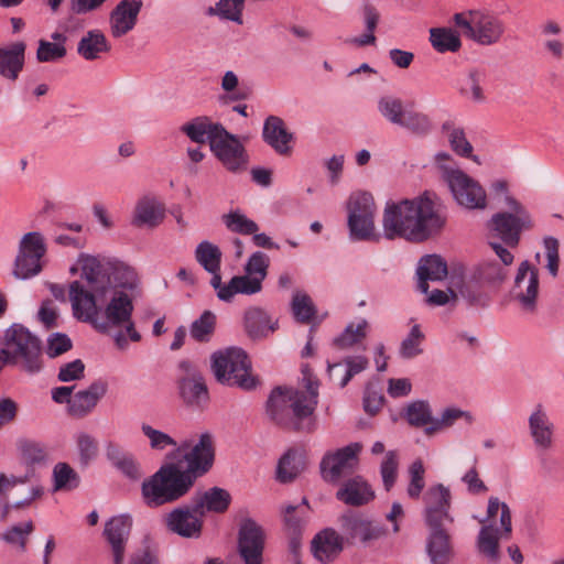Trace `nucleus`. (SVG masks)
I'll return each mask as SVG.
<instances>
[{
	"instance_id": "obj_1",
	"label": "nucleus",
	"mask_w": 564,
	"mask_h": 564,
	"mask_svg": "<svg viewBox=\"0 0 564 564\" xmlns=\"http://www.w3.org/2000/svg\"><path fill=\"white\" fill-rule=\"evenodd\" d=\"M100 279L94 288H86L83 281L69 284L68 297L74 316L90 323L97 330L107 332L110 327L124 326L132 341H140L141 335L131 321L133 312L132 296L126 291L112 290Z\"/></svg>"
},
{
	"instance_id": "obj_2",
	"label": "nucleus",
	"mask_w": 564,
	"mask_h": 564,
	"mask_svg": "<svg viewBox=\"0 0 564 564\" xmlns=\"http://www.w3.org/2000/svg\"><path fill=\"white\" fill-rule=\"evenodd\" d=\"M446 208L433 192L413 199L388 203L383 213V230L388 239L397 237L423 242L438 235L446 225Z\"/></svg>"
},
{
	"instance_id": "obj_3",
	"label": "nucleus",
	"mask_w": 564,
	"mask_h": 564,
	"mask_svg": "<svg viewBox=\"0 0 564 564\" xmlns=\"http://www.w3.org/2000/svg\"><path fill=\"white\" fill-rule=\"evenodd\" d=\"M304 390L278 387L272 390L267 402V413L279 426L292 431L312 432L311 419L318 402V383L305 367L303 369Z\"/></svg>"
},
{
	"instance_id": "obj_4",
	"label": "nucleus",
	"mask_w": 564,
	"mask_h": 564,
	"mask_svg": "<svg viewBox=\"0 0 564 564\" xmlns=\"http://www.w3.org/2000/svg\"><path fill=\"white\" fill-rule=\"evenodd\" d=\"M453 22L462 36L481 46L500 43L507 32L506 21L488 9L457 12L453 15Z\"/></svg>"
},
{
	"instance_id": "obj_5",
	"label": "nucleus",
	"mask_w": 564,
	"mask_h": 564,
	"mask_svg": "<svg viewBox=\"0 0 564 564\" xmlns=\"http://www.w3.org/2000/svg\"><path fill=\"white\" fill-rule=\"evenodd\" d=\"M193 485L187 473L175 464H166L143 481L142 495L149 507H159L180 499Z\"/></svg>"
},
{
	"instance_id": "obj_6",
	"label": "nucleus",
	"mask_w": 564,
	"mask_h": 564,
	"mask_svg": "<svg viewBox=\"0 0 564 564\" xmlns=\"http://www.w3.org/2000/svg\"><path fill=\"white\" fill-rule=\"evenodd\" d=\"M80 270V280L86 288H94L99 278L105 279V285L112 290L126 291L133 295L139 279L135 270L123 263H118L108 272L101 262L93 256L82 254L77 262Z\"/></svg>"
},
{
	"instance_id": "obj_7",
	"label": "nucleus",
	"mask_w": 564,
	"mask_h": 564,
	"mask_svg": "<svg viewBox=\"0 0 564 564\" xmlns=\"http://www.w3.org/2000/svg\"><path fill=\"white\" fill-rule=\"evenodd\" d=\"M1 354L13 365L21 364L28 373L34 375L42 369L41 343L21 325H13L7 330Z\"/></svg>"
},
{
	"instance_id": "obj_8",
	"label": "nucleus",
	"mask_w": 564,
	"mask_h": 564,
	"mask_svg": "<svg viewBox=\"0 0 564 564\" xmlns=\"http://www.w3.org/2000/svg\"><path fill=\"white\" fill-rule=\"evenodd\" d=\"M212 360L214 375L220 383L238 386L245 390L256 387L248 356L242 349L228 348L225 351L215 352Z\"/></svg>"
},
{
	"instance_id": "obj_9",
	"label": "nucleus",
	"mask_w": 564,
	"mask_h": 564,
	"mask_svg": "<svg viewBox=\"0 0 564 564\" xmlns=\"http://www.w3.org/2000/svg\"><path fill=\"white\" fill-rule=\"evenodd\" d=\"M376 204L367 192L354 193L348 205V227L354 240L366 241L377 238L375 227Z\"/></svg>"
},
{
	"instance_id": "obj_10",
	"label": "nucleus",
	"mask_w": 564,
	"mask_h": 564,
	"mask_svg": "<svg viewBox=\"0 0 564 564\" xmlns=\"http://www.w3.org/2000/svg\"><path fill=\"white\" fill-rule=\"evenodd\" d=\"M506 202L510 212L494 215L489 226L505 243L514 247L520 240L521 231L531 229L533 223L529 213L516 199L507 196Z\"/></svg>"
},
{
	"instance_id": "obj_11",
	"label": "nucleus",
	"mask_w": 564,
	"mask_h": 564,
	"mask_svg": "<svg viewBox=\"0 0 564 564\" xmlns=\"http://www.w3.org/2000/svg\"><path fill=\"white\" fill-rule=\"evenodd\" d=\"M453 496L443 484L429 487L423 495L424 521L426 528H451L455 518L452 514Z\"/></svg>"
},
{
	"instance_id": "obj_12",
	"label": "nucleus",
	"mask_w": 564,
	"mask_h": 564,
	"mask_svg": "<svg viewBox=\"0 0 564 564\" xmlns=\"http://www.w3.org/2000/svg\"><path fill=\"white\" fill-rule=\"evenodd\" d=\"M178 393L183 402L195 409H204L209 401V393L200 370L191 361L183 360L178 365Z\"/></svg>"
},
{
	"instance_id": "obj_13",
	"label": "nucleus",
	"mask_w": 564,
	"mask_h": 564,
	"mask_svg": "<svg viewBox=\"0 0 564 564\" xmlns=\"http://www.w3.org/2000/svg\"><path fill=\"white\" fill-rule=\"evenodd\" d=\"M344 538L348 543L356 541L364 545H369L387 535V528L364 514L345 513L339 520Z\"/></svg>"
},
{
	"instance_id": "obj_14",
	"label": "nucleus",
	"mask_w": 564,
	"mask_h": 564,
	"mask_svg": "<svg viewBox=\"0 0 564 564\" xmlns=\"http://www.w3.org/2000/svg\"><path fill=\"white\" fill-rule=\"evenodd\" d=\"M44 239L39 232H29L20 242L13 274L17 279H29L42 270L41 259L45 254Z\"/></svg>"
},
{
	"instance_id": "obj_15",
	"label": "nucleus",
	"mask_w": 564,
	"mask_h": 564,
	"mask_svg": "<svg viewBox=\"0 0 564 564\" xmlns=\"http://www.w3.org/2000/svg\"><path fill=\"white\" fill-rule=\"evenodd\" d=\"M210 150L219 162L231 173L247 170L249 155L240 140L225 129V134L212 141Z\"/></svg>"
},
{
	"instance_id": "obj_16",
	"label": "nucleus",
	"mask_w": 564,
	"mask_h": 564,
	"mask_svg": "<svg viewBox=\"0 0 564 564\" xmlns=\"http://www.w3.org/2000/svg\"><path fill=\"white\" fill-rule=\"evenodd\" d=\"M265 534L253 520L242 521L238 534V554L243 564H263Z\"/></svg>"
},
{
	"instance_id": "obj_17",
	"label": "nucleus",
	"mask_w": 564,
	"mask_h": 564,
	"mask_svg": "<svg viewBox=\"0 0 564 564\" xmlns=\"http://www.w3.org/2000/svg\"><path fill=\"white\" fill-rule=\"evenodd\" d=\"M528 429L533 445L541 456L553 448L556 427L542 403L533 406L528 417Z\"/></svg>"
},
{
	"instance_id": "obj_18",
	"label": "nucleus",
	"mask_w": 564,
	"mask_h": 564,
	"mask_svg": "<svg viewBox=\"0 0 564 564\" xmlns=\"http://www.w3.org/2000/svg\"><path fill=\"white\" fill-rule=\"evenodd\" d=\"M539 295V272L528 261L520 263L511 296L525 312L533 313Z\"/></svg>"
},
{
	"instance_id": "obj_19",
	"label": "nucleus",
	"mask_w": 564,
	"mask_h": 564,
	"mask_svg": "<svg viewBox=\"0 0 564 564\" xmlns=\"http://www.w3.org/2000/svg\"><path fill=\"white\" fill-rule=\"evenodd\" d=\"M360 443H351L333 453H327L321 462V471L326 481H337L341 476L352 471L361 452Z\"/></svg>"
},
{
	"instance_id": "obj_20",
	"label": "nucleus",
	"mask_w": 564,
	"mask_h": 564,
	"mask_svg": "<svg viewBox=\"0 0 564 564\" xmlns=\"http://www.w3.org/2000/svg\"><path fill=\"white\" fill-rule=\"evenodd\" d=\"M184 458L187 468L183 473H187L193 482L196 478L206 474L214 464L215 458V441L212 434L203 433L198 442L185 453Z\"/></svg>"
},
{
	"instance_id": "obj_21",
	"label": "nucleus",
	"mask_w": 564,
	"mask_h": 564,
	"mask_svg": "<svg viewBox=\"0 0 564 564\" xmlns=\"http://www.w3.org/2000/svg\"><path fill=\"white\" fill-rule=\"evenodd\" d=\"M203 517L195 511V505L184 506L172 510L165 517L166 528L183 538L197 539L203 530Z\"/></svg>"
},
{
	"instance_id": "obj_22",
	"label": "nucleus",
	"mask_w": 564,
	"mask_h": 564,
	"mask_svg": "<svg viewBox=\"0 0 564 564\" xmlns=\"http://www.w3.org/2000/svg\"><path fill=\"white\" fill-rule=\"evenodd\" d=\"M142 6L141 0H121L112 9L109 15V24L113 37H122L134 29Z\"/></svg>"
},
{
	"instance_id": "obj_23",
	"label": "nucleus",
	"mask_w": 564,
	"mask_h": 564,
	"mask_svg": "<svg viewBox=\"0 0 564 564\" xmlns=\"http://www.w3.org/2000/svg\"><path fill=\"white\" fill-rule=\"evenodd\" d=\"M262 139L279 155L289 156L293 151L294 135L280 117L269 116L264 120Z\"/></svg>"
},
{
	"instance_id": "obj_24",
	"label": "nucleus",
	"mask_w": 564,
	"mask_h": 564,
	"mask_svg": "<svg viewBox=\"0 0 564 564\" xmlns=\"http://www.w3.org/2000/svg\"><path fill=\"white\" fill-rule=\"evenodd\" d=\"M345 541L344 535H340L335 529H323L315 534L311 542L313 556L319 563H332L343 552Z\"/></svg>"
},
{
	"instance_id": "obj_25",
	"label": "nucleus",
	"mask_w": 564,
	"mask_h": 564,
	"mask_svg": "<svg viewBox=\"0 0 564 564\" xmlns=\"http://www.w3.org/2000/svg\"><path fill=\"white\" fill-rule=\"evenodd\" d=\"M451 528H427L425 552L431 564H449L454 557Z\"/></svg>"
},
{
	"instance_id": "obj_26",
	"label": "nucleus",
	"mask_w": 564,
	"mask_h": 564,
	"mask_svg": "<svg viewBox=\"0 0 564 564\" xmlns=\"http://www.w3.org/2000/svg\"><path fill=\"white\" fill-rule=\"evenodd\" d=\"M456 202L466 208H484L486 192L475 178H446Z\"/></svg>"
},
{
	"instance_id": "obj_27",
	"label": "nucleus",
	"mask_w": 564,
	"mask_h": 564,
	"mask_svg": "<svg viewBox=\"0 0 564 564\" xmlns=\"http://www.w3.org/2000/svg\"><path fill=\"white\" fill-rule=\"evenodd\" d=\"M132 520L129 516H118L105 525V535L111 546L113 564H123L126 543L129 539Z\"/></svg>"
},
{
	"instance_id": "obj_28",
	"label": "nucleus",
	"mask_w": 564,
	"mask_h": 564,
	"mask_svg": "<svg viewBox=\"0 0 564 564\" xmlns=\"http://www.w3.org/2000/svg\"><path fill=\"white\" fill-rule=\"evenodd\" d=\"M107 392V383L101 380L93 382L86 390L78 391L69 399L68 413L76 419H83L98 404Z\"/></svg>"
},
{
	"instance_id": "obj_29",
	"label": "nucleus",
	"mask_w": 564,
	"mask_h": 564,
	"mask_svg": "<svg viewBox=\"0 0 564 564\" xmlns=\"http://www.w3.org/2000/svg\"><path fill=\"white\" fill-rule=\"evenodd\" d=\"M164 216V204L155 196L145 195L138 200L134 207L132 225L155 228L163 221Z\"/></svg>"
},
{
	"instance_id": "obj_30",
	"label": "nucleus",
	"mask_w": 564,
	"mask_h": 564,
	"mask_svg": "<svg viewBox=\"0 0 564 564\" xmlns=\"http://www.w3.org/2000/svg\"><path fill=\"white\" fill-rule=\"evenodd\" d=\"M180 130L195 143L204 144L208 141L209 147L212 141L216 140L220 133L225 134V128L220 123L213 122L206 116L195 117L182 124Z\"/></svg>"
},
{
	"instance_id": "obj_31",
	"label": "nucleus",
	"mask_w": 564,
	"mask_h": 564,
	"mask_svg": "<svg viewBox=\"0 0 564 564\" xmlns=\"http://www.w3.org/2000/svg\"><path fill=\"white\" fill-rule=\"evenodd\" d=\"M336 498L348 506L359 507L371 501L375 492L362 477L356 476L340 486Z\"/></svg>"
},
{
	"instance_id": "obj_32",
	"label": "nucleus",
	"mask_w": 564,
	"mask_h": 564,
	"mask_svg": "<svg viewBox=\"0 0 564 564\" xmlns=\"http://www.w3.org/2000/svg\"><path fill=\"white\" fill-rule=\"evenodd\" d=\"M25 48L23 42L0 47V76L13 82L19 78L24 66Z\"/></svg>"
},
{
	"instance_id": "obj_33",
	"label": "nucleus",
	"mask_w": 564,
	"mask_h": 564,
	"mask_svg": "<svg viewBox=\"0 0 564 564\" xmlns=\"http://www.w3.org/2000/svg\"><path fill=\"white\" fill-rule=\"evenodd\" d=\"M217 297L224 302H231L236 294L252 295L262 290V283L249 274L235 275L228 283L220 281L218 289H214Z\"/></svg>"
},
{
	"instance_id": "obj_34",
	"label": "nucleus",
	"mask_w": 564,
	"mask_h": 564,
	"mask_svg": "<svg viewBox=\"0 0 564 564\" xmlns=\"http://www.w3.org/2000/svg\"><path fill=\"white\" fill-rule=\"evenodd\" d=\"M221 257L220 249L209 241H202L195 249V260L206 272L212 274L210 285L213 289H218L221 280Z\"/></svg>"
},
{
	"instance_id": "obj_35",
	"label": "nucleus",
	"mask_w": 564,
	"mask_h": 564,
	"mask_svg": "<svg viewBox=\"0 0 564 564\" xmlns=\"http://www.w3.org/2000/svg\"><path fill=\"white\" fill-rule=\"evenodd\" d=\"M230 501V494L219 487H213L204 492L197 494L193 498L195 511H198L203 518L207 512L224 513L229 508Z\"/></svg>"
},
{
	"instance_id": "obj_36",
	"label": "nucleus",
	"mask_w": 564,
	"mask_h": 564,
	"mask_svg": "<svg viewBox=\"0 0 564 564\" xmlns=\"http://www.w3.org/2000/svg\"><path fill=\"white\" fill-rule=\"evenodd\" d=\"M416 274L419 278V290L427 293V282L443 280L447 275V264L440 256L429 254L420 260Z\"/></svg>"
},
{
	"instance_id": "obj_37",
	"label": "nucleus",
	"mask_w": 564,
	"mask_h": 564,
	"mask_svg": "<svg viewBox=\"0 0 564 564\" xmlns=\"http://www.w3.org/2000/svg\"><path fill=\"white\" fill-rule=\"evenodd\" d=\"M369 324L365 318H360L357 323H349L345 329L334 338L333 345L340 350L357 348L362 351L367 349L365 339L368 334Z\"/></svg>"
},
{
	"instance_id": "obj_38",
	"label": "nucleus",
	"mask_w": 564,
	"mask_h": 564,
	"mask_svg": "<svg viewBox=\"0 0 564 564\" xmlns=\"http://www.w3.org/2000/svg\"><path fill=\"white\" fill-rule=\"evenodd\" d=\"M245 329L252 339L265 338L278 329V321H272L265 311L253 307L245 313Z\"/></svg>"
},
{
	"instance_id": "obj_39",
	"label": "nucleus",
	"mask_w": 564,
	"mask_h": 564,
	"mask_svg": "<svg viewBox=\"0 0 564 564\" xmlns=\"http://www.w3.org/2000/svg\"><path fill=\"white\" fill-rule=\"evenodd\" d=\"M110 50L109 41L98 29L89 30L77 44V54L85 61L98 59L101 54H106Z\"/></svg>"
},
{
	"instance_id": "obj_40",
	"label": "nucleus",
	"mask_w": 564,
	"mask_h": 564,
	"mask_svg": "<svg viewBox=\"0 0 564 564\" xmlns=\"http://www.w3.org/2000/svg\"><path fill=\"white\" fill-rule=\"evenodd\" d=\"M441 129L454 153L463 158H473V160L478 163L477 156H473L474 148L467 140L463 126L454 119H447L442 123Z\"/></svg>"
},
{
	"instance_id": "obj_41",
	"label": "nucleus",
	"mask_w": 564,
	"mask_h": 564,
	"mask_svg": "<svg viewBox=\"0 0 564 564\" xmlns=\"http://www.w3.org/2000/svg\"><path fill=\"white\" fill-rule=\"evenodd\" d=\"M487 286L470 271L458 288V294L469 305L486 306L488 303Z\"/></svg>"
},
{
	"instance_id": "obj_42",
	"label": "nucleus",
	"mask_w": 564,
	"mask_h": 564,
	"mask_svg": "<svg viewBox=\"0 0 564 564\" xmlns=\"http://www.w3.org/2000/svg\"><path fill=\"white\" fill-rule=\"evenodd\" d=\"M500 536L498 527L492 524H485L479 531L477 539V547L479 553L487 558L488 562L497 564L500 557L499 554V540Z\"/></svg>"
},
{
	"instance_id": "obj_43",
	"label": "nucleus",
	"mask_w": 564,
	"mask_h": 564,
	"mask_svg": "<svg viewBox=\"0 0 564 564\" xmlns=\"http://www.w3.org/2000/svg\"><path fill=\"white\" fill-rule=\"evenodd\" d=\"M304 468V454L297 449H289L279 460L276 478L280 482L293 481Z\"/></svg>"
},
{
	"instance_id": "obj_44",
	"label": "nucleus",
	"mask_w": 564,
	"mask_h": 564,
	"mask_svg": "<svg viewBox=\"0 0 564 564\" xmlns=\"http://www.w3.org/2000/svg\"><path fill=\"white\" fill-rule=\"evenodd\" d=\"M486 80V74L478 68L469 69L459 80L458 90L462 96L475 102H482L486 99L482 85Z\"/></svg>"
},
{
	"instance_id": "obj_45",
	"label": "nucleus",
	"mask_w": 564,
	"mask_h": 564,
	"mask_svg": "<svg viewBox=\"0 0 564 564\" xmlns=\"http://www.w3.org/2000/svg\"><path fill=\"white\" fill-rule=\"evenodd\" d=\"M499 514V523L500 528L499 533L500 536H506L508 539L512 532V523H511V511L509 506L506 502H501L497 497H490L488 499L487 507V520L488 524H492L497 527V517Z\"/></svg>"
},
{
	"instance_id": "obj_46",
	"label": "nucleus",
	"mask_w": 564,
	"mask_h": 564,
	"mask_svg": "<svg viewBox=\"0 0 564 564\" xmlns=\"http://www.w3.org/2000/svg\"><path fill=\"white\" fill-rule=\"evenodd\" d=\"M460 32L448 28H433L430 30V42L440 53L457 52L462 47Z\"/></svg>"
},
{
	"instance_id": "obj_47",
	"label": "nucleus",
	"mask_w": 564,
	"mask_h": 564,
	"mask_svg": "<svg viewBox=\"0 0 564 564\" xmlns=\"http://www.w3.org/2000/svg\"><path fill=\"white\" fill-rule=\"evenodd\" d=\"M53 491H70L78 487L80 478L67 463H57L53 468Z\"/></svg>"
},
{
	"instance_id": "obj_48",
	"label": "nucleus",
	"mask_w": 564,
	"mask_h": 564,
	"mask_svg": "<svg viewBox=\"0 0 564 564\" xmlns=\"http://www.w3.org/2000/svg\"><path fill=\"white\" fill-rule=\"evenodd\" d=\"M402 415L411 426L424 427L425 430L427 426L432 425V411L429 403L425 401L411 402L403 410Z\"/></svg>"
},
{
	"instance_id": "obj_49",
	"label": "nucleus",
	"mask_w": 564,
	"mask_h": 564,
	"mask_svg": "<svg viewBox=\"0 0 564 564\" xmlns=\"http://www.w3.org/2000/svg\"><path fill=\"white\" fill-rule=\"evenodd\" d=\"M141 432L148 438L149 446L152 451L163 452L170 447L175 449L185 448V444L178 446L177 442L171 435L163 431L154 429L152 425L148 423H142Z\"/></svg>"
},
{
	"instance_id": "obj_50",
	"label": "nucleus",
	"mask_w": 564,
	"mask_h": 564,
	"mask_svg": "<svg viewBox=\"0 0 564 564\" xmlns=\"http://www.w3.org/2000/svg\"><path fill=\"white\" fill-rule=\"evenodd\" d=\"M400 127L415 135L425 137L432 132L434 124L429 115L421 111L408 110Z\"/></svg>"
},
{
	"instance_id": "obj_51",
	"label": "nucleus",
	"mask_w": 564,
	"mask_h": 564,
	"mask_svg": "<svg viewBox=\"0 0 564 564\" xmlns=\"http://www.w3.org/2000/svg\"><path fill=\"white\" fill-rule=\"evenodd\" d=\"M471 271L487 288L501 283L507 275L505 267L494 260L484 261Z\"/></svg>"
},
{
	"instance_id": "obj_52",
	"label": "nucleus",
	"mask_w": 564,
	"mask_h": 564,
	"mask_svg": "<svg viewBox=\"0 0 564 564\" xmlns=\"http://www.w3.org/2000/svg\"><path fill=\"white\" fill-rule=\"evenodd\" d=\"M307 503L303 500L302 505L288 506L284 509L283 521L288 533H303L306 524Z\"/></svg>"
},
{
	"instance_id": "obj_53",
	"label": "nucleus",
	"mask_w": 564,
	"mask_h": 564,
	"mask_svg": "<svg viewBox=\"0 0 564 564\" xmlns=\"http://www.w3.org/2000/svg\"><path fill=\"white\" fill-rule=\"evenodd\" d=\"M378 110L386 120L399 127L408 111L402 100L392 96L381 97L378 101Z\"/></svg>"
},
{
	"instance_id": "obj_54",
	"label": "nucleus",
	"mask_w": 564,
	"mask_h": 564,
	"mask_svg": "<svg viewBox=\"0 0 564 564\" xmlns=\"http://www.w3.org/2000/svg\"><path fill=\"white\" fill-rule=\"evenodd\" d=\"M216 326V315L210 311H205L191 325L189 334L193 339L199 343H207L212 338Z\"/></svg>"
},
{
	"instance_id": "obj_55",
	"label": "nucleus",
	"mask_w": 564,
	"mask_h": 564,
	"mask_svg": "<svg viewBox=\"0 0 564 564\" xmlns=\"http://www.w3.org/2000/svg\"><path fill=\"white\" fill-rule=\"evenodd\" d=\"M425 339V335L421 329V326L414 324L406 337L400 345V356L404 359H413L423 352L422 344Z\"/></svg>"
},
{
	"instance_id": "obj_56",
	"label": "nucleus",
	"mask_w": 564,
	"mask_h": 564,
	"mask_svg": "<svg viewBox=\"0 0 564 564\" xmlns=\"http://www.w3.org/2000/svg\"><path fill=\"white\" fill-rule=\"evenodd\" d=\"M245 0H219L216 7L209 8V14L218 15L221 19L242 24V11Z\"/></svg>"
},
{
	"instance_id": "obj_57",
	"label": "nucleus",
	"mask_w": 564,
	"mask_h": 564,
	"mask_svg": "<svg viewBox=\"0 0 564 564\" xmlns=\"http://www.w3.org/2000/svg\"><path fill=\"white\" fill-rule=\"evenodd\" d=\"M79 463L88 466L98 455V442L88 433L80 432L75 437Z\"/></svg>"
},
{
	"instance_id": "obj_58",
	"label": "nucleus",
	"mask_w": 564,
	"mask_h": 564,
	"mask_svg": "<svg viewBox=\"0 0 564 564\" xmlns=\"http://www.w3.org/2000/svg\"><path fill=\"white\" fill-rule=\"evenodd\" d=\"M292 312L297 322L307 324L315 316V307L311 297L301 292H296L292 300Z\"/></svg>"
},
{
	"instance_id": "obj_59",
	"label": "nucleus",
	"mask_w": 564,
	"mask_h": 564,
	"mask_svg": "<svg viewBox=\"0 0 564 564\" xmlns=\"http://www.w3.org/2000/svg\"><path fill=\"white\" fill-rule=\"evenodd\" d=\"M226 227L237 234L252 235L259 229L258 225L238 212H231L223 216Z\"/></svg>"
},
{
	"instance_id": "obj_60",
	"label": "nucleus",
	"mask_w": 564,
	"mask_h": 564,
	"mask_svg": "<svg viewBox=\"0 0 564 564\" xmlns=\"http://www.w3.org/2000/svg\"><path fill=\"white\" fill-rule=\"evenodd\" d=\"M22 458L29 465L42 464L47 459V447L35 441H23L20 443Z\"/></svg>"
},
{
	"instance_id": "obj_61",
	"label": "nucleus",
	"mask_w": 564,
	"mask_h": 564,
	"mask_svg": "<svg viewBox=\"0 0 564 564\" xmlns=\"http://www.w3.org/2000/svg\"><path fill=\"white\" fill-rule=\"evenodd\" d=\"M67 54L66 46L61 43H51L41 39L36 51V58L40 63H54L63 59Z\"/></svg>"
},
{
	"instance_id": "obj_62",
	"label": "nucleus",
	"mask_w": 564,
	"mask_h": 564,
	"mask_svg": "<svg viewBox=\"0 0 564 564\" xmlns=\"http://www.w3.org/2000/svg\"><path fill=\"white\" fill-rule=\"evenodd\" d=\"M399 457L395 451H389L380 466V474L382 477L383 486L389 491L395 484L398 477Z\"/></svg>"
},
{
	"instance_id": "obj_63",
	"label": "nucleus",
	"mask_w": 564,
	"mask_h": 564,
	"mask_svg": "<svg viewBox=\"0 0 564 564\" xmlns=\"http://www.w3.org/2000/svg\"><path fill=\"white\" fill-rule=\"evenodd\" d=\"M425 468L421 459L414 460L409 467L410 482L408 495L411 499H419L425 486Z\"/></svg>"
},
{
	"instance_id": "obj_64",
	"label": "nucleus",
	"mask_w": 564,
	"mask_h": 564,
	"mask_svg": "<svg viewBox=\"0 0 564 564\" xmlns=\"http://www.w3.org/2000/svg\"><path fill=\"white\" fill-rule=\"evenodd\" d=\"M269 264V257L264 252L257 251L249 258L246 263L245 271L247 274L258 279L262 283L268 274Z\"/></svg>"
}]
</instances>
